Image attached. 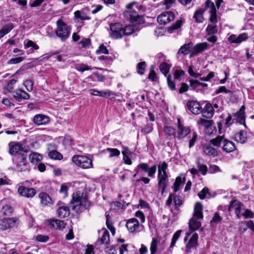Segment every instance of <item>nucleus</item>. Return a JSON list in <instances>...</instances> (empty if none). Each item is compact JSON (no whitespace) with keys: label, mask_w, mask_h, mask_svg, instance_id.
<instances>
[{"label":"nucleus","mask_w":254,"mask_h":254,"mask_svg":"<svg viewBox=\"0 0 254 254\" xmlns=\"http://www.w3.org/2000/svg\"><path fill=\"white\" fill-rule=\"evenodd\" d=\"M91 204V202L88 200V196L86 195H84L83 193L79 191L72 193V198L69 203L70 207L77 213L80 211L81 206L87 209Z\"/></svg>","instance_id":"1"},{"label":"nucleus","mask_w":254,"mask_h":254,"mask_svg":"<svg viewBox=\"0 0 254 254\" xmlns=\"http://www.w3.org/2000/svg\"><path fill=\"white\" fill-rule=\"evenodd\" d=\"M168 167V165L165 161L158 166V186L159 190H161L162 194L165 192L168 186V177L166 171Z\"/></svg>","instance_id":"2"},{"label":"nucleus","mask_w":254,"mask_h":254,"mask_svg":"<svg viewBox=\"0 0 254 254\" xmlns=\"http://www.w3.org/2000/svg\"><path fill=\"white\" fill-rule=\"evenodd\" d=\"M27 151L18 154V158L15 162L16 169L20 172H29L30 168L29 163L26 161Z\"/></svg>","instance_id":"3"},{"label":"nucleus","mask_w":254,"mask_h":254,"mask_svg":"<svg viewBox=\"0 0 254 254\" xmlns=\"http://www.w3.org/2000/svg\"><path fill=\"white\" fill-rule=\"evenodd\" d=\"M71 160L73 163L82 169H87L93 167L92 160L86 156L74 155Z\"/></svg>","instance_id":"4"},{"label":"nucleus","mask_w":254,"mask_h":254,"mask_svg":"<svg viewBox=\"0 0 254 254\" xmlns=\"http://www.w3.org/2000/svg\"><path fill=\"white\" fill-rule=\"evenodd\" d=\"M57 25L56 35L61 39L62 41H64L69 36L70 28L61 19H59L57 21Z\"/></svg>","instance_id":"5"},{"label":"nucleus","mask_w":254,"mask_h":254,"mask_svg":"<svg viewBox=\"0 0 254 254\" xmlns=\"http://www.w3.org/2000/svg\"><path fill=\"white\" fill-rule=\"evenodd\" d=\"M191 132L190 127L184 126L180 118L177 119V130H176V139L181 140L186 138Z\"/></svg>","instance_id":"6"},{"label":"nucleus","mask_w":254,"mask_h":254,"mask_svg":"<svg viewBox=\"0 0 254 254\" xmlns=\"http://www.w3.org/2000/svg\"><path fill=\"white\" fill-rule=\"evenodd\" d=\"M19 223V219L17 217L3 218L0 220V230L5 231L17 227Z\"/></svg>","instance_id":"7"},{"label":"nucleus","mask_w":254,"mask_h":254,"mask_svg":"<svg viewBox=\"0 0 254 254\" xmlns=\"http://www.w3.org/2000/svg\"><path fill=\"white\" fill-rule=\"evenodd\" d=\"M9 150L8 153L11 155H17V158H18V154L21 152H24L25 151L29 152L28 149H24L21 143L16 141H11L8 143Z\"/></svg>","instance_id":"8"},{"label":"nucleus","mask_w":254,"mask_h":254,"mask_svg":"<svg viewBox=\"0 0 254 254\" xmlns=\"http://www.w3.org/2000/svg\"><path fill=\"white\" fill-rule=\"evenodd\" d=\"M175 17V12L172 11L163 12L157 17V22L159 24L166 25L173 21Z\"/></svg>","instance_id":"9"},{"label":"nucleus","mask_w":254,"mask_h":254,"mask_svg":"<svg viewBox=\"0 0 254 254\" xmlns=\"http://www.w3.org/2000/svg\"><path fill=\"white\" fill-rule=\"evenodd\" d=\"M17 192L21 196L31 198L36 195L37 191L33 188H29L24 185H20L18 188Z\"/></svg>","instance_id":"10"},{"label":"nucleus","mask_w":254,"mask_h":254,"mask_svg":"<svg viewBox=\"0 0 254 254\" xmlns=\"http://www.w3.org/2000/svg\"><path fill=\"white\" fill-rule=\"evenodd\" d=\"M111 36L114 39L121 38L124 36L123 26L119 23H111L110 25Z\"/></svg>","instance_id":"11"},{"label":"nucleus","mask_w":254,"mask_h":254,"mask_svg":"<svg viewBox=\"0 0 254 254\" xmlns=\"http://www.w3.org/2000/svg\"><path fill=\"white\" fill-rule=\"evenodd\" d=\"M57 205L59 207L57 210V214L59 218H64L69 216L70 213L69 207L66 205L65 203L59 201Z\"/></svg>","instance_id":"12"},{"label":"nucleus","mask_w":254,"mask_h":254,"mask_svg":"<svg viewBox=\"0 0 254 254\" xmlns=\"http://www.w3.org/2000/svg\"><path fill=\"white\" fill-rule=\"evenodd\" d=\"M197 123L199 125L204 127L210 134L217 133V130L216 127L213 126L214 122L213 120H207L200 118Z\"/></svg>","instance_id":"13"},{"label":"nucleus","mask_w":254,"mask_h":254,"mask_svg":"<svg viewBox=\"0 0 254 254\" xmlns=\"http://www.w3.org/2000/svg\"><path fill=\"white\" fill-rule=\"evenodd\" d=\"M186 106L188 110L193 114L198 115L202 112V107L200 103L196 101H188Z\"/></svg>","instance_id":"14"},{"label":"nucleus","mask_w":254,"mask_h":254,"mask_svg":"<svg viewBox=\"0 0 254 254\" xmlns=\"http://www.w3.org/2000/svg\"><path fill=\"white\" fill-rule=\"evenodd\" d=\"M246 107L245 105H242L239 110L235 113H233V116L236 118L237 122L241 125H244L247 127L246 124Z\"/></svg>","instance_id":"15"},{"label":"nucleus","mask_w":254,"mask_h":254,"mask_svg":"<svg viewBox=\"0 0 254 254\" xmlns=\"http://www.w3.org/2000/svg\"><path fill=\"white\" fill-rule=\"evenodd\" d=\"M138 168H140L142 171L145 173H147L148 176L152 177L156 173L157 170V166L156 164L149 167L148 164L146 163H141L138 165Z\"/></svg>","instance_id":"16"},{"label":"nucleus","mask_w":254,"mask_h":254,"mask_svg":"<svg viewBox=\"0 0 254 254\" xmlns=\"http://www.w3.org/2000/svg\"><path fill=\"white\" fill-rule=\"evenodd\" d=\"M48 225L52 229L62 230L65 227L64 221L58 219H50L47 220Z\"/></svg>","instance_id":"17"},{"label":"nucleus","mask_w":254,"mask_h":254,"mask_svg":"<svg viewBox=\"0 0 254 254\" xmlns=\"http://www.w3.org/2000/svg\"><path fill=\"white\" fill-rule=\"evenodd\" d=\"M50 121L49 116L43 114H37L33 119V123L37 126L45 125Z\"/></svg>","instance_id":"18"},{"label":"nucleus","mask_w":254,"mask_h":254,"mask_svg":"<svg viewBox=\"0 0 254 254\" xmlns=\"http://www.w3.org/2000/svg\"><path fill=\"white\" fill-rule=\"evenodd\" d=\"M125 15L131 23L139 24L142 19V16L134 11H127L125 13Z\"/></svg>","instance_id":"19"},{"label":"nucleus","mask_w":254,"mask_h":254,"mask_svg":"<svg viewBox=\"0 0 254 254\" xmlns=\"http://www.w3.org/2000/svg\"><path fill=\"white\" fill-rule=\"evenodd\" d=\"M198 235L196 233H193L186 245V253H188L190 252L192 248H196L197 247L198 245Z\"/></svg>","instance_id":"20"},{"label":"nucleus","mask_w":254,"mask_h":254,"mask_svg":"<svg viewBox=\"0 0 254 254\" xmlns=\"http://www.w3.org/2000/svg\"><path fill=\"white\" fill-rule=\"evenodd\" d=\"M126 227L131 233H134L139 227V222L137 219L132 218L129 219L126 222Z\"/></svg>","instance_id":"21"},{"label":"nucleus","mask_w":254,"mask_h":254,"mask_svg":"<svg viewBox=\"0 0 254 254\" xmlns=\"http://www.w3.org/2000/svg\"><path fill=\"white\" fill-rule=\"evenodd\" d=\"M248 38V34L244 33L238 36L235 34H232L229 37L228 40L231 43L240 44L243 41H246Z\"/></svg>","instance_id":"22"},{"label":"nucleus","mask_w":254,"mask_h":254,"mask_svg":"<svg viewBox=\"0 0 254 254\" xmlns=\"http://www.w3.org/2000/svg\"><path fill=\"white\" fill-rule=\"evenodd\" d=\"M222 150L226 153L233 152L237 149L235 144L232 141L225 138L222 145Z\"/></svg>","instance_id":"23"},{"label":"nucleus","mask_w":254,"mask_h":254,"mask_svg":"<svg viewBox=\"0 0 254 254\" xmlns=\"http://www.w3.org/2000/svg\"><path fill=\"white\" fill-rule=\"evenodd\" d=\"M39 197L43 206H51L54 203L52 198L45 192H41L39 194Z\"/></svg>","instance_id":"24"},{"label":"nucleus","mask_w":254,"mask_h":254,"mask_svg":"<svg viewBox=\"0 0 254 254\" xmlns=\"http://www.w3.org/2000/svg\"><path fill=\"white\" fill-rule=\"evenodd\" d=\"M201 113H202L203 117L204 118L207 119L211 118L214 113V110L211 104L207 103L204 108L203 109H202V112Z\"/></svg>","instance_id":"25"},{"label":"nucleus","mask_w":254,"mask_h":254,"mask_svg":"<svg viewBox=\"0 0 254 254\" xmlns=\"http://www.w3.org/2000/svg\"><path fill=\"white\" fill-rule=\"evenodd\" d=\"M13 97L17 101L20 102L23 99H29L30 98V95L23 90L17 89L15 92V94L13 95Z\"/></svg>","instance_id":"26"},{"label":"nucleus","mask_w":254,"mask_h":254,"mask_svg":"<svg viewBox=\"0 0 254 254\" xmlns=\"http://www.w3.org/2000/svg\"><path fill=\"white\" fill-rule=\"evenodd\" d=\"M203 152L206 155L215 157L219 154L217 149L212 147L210 144H205L203 147Z\"/></svg>","instance_id":"27"},{"label":"nucleus","mask_w":254,"mask_h":254,"mask_svg":"<svg viewBox=\"0 0 254 254\" xmlns=\"http://www.w3.org/2000/svg\"><path fill=\"white\" fill-rule=\"evenodd\" d=\"M233 139L237 142L244 144L247 141V133L245 130H241L235 134Z\"/></svg>","instance_id":"28"},{"label":"nucleus","mask_w":254,"mask_h":254,"mask_svg":"<svg viewBox=\"0 0 254 254\" xmlns=\"http://www.w3.org/2000/svg\"><path fill=\"white\" fill-rule=\"evenodd\" d=\"M202 210L203 207L202 204L199 202H196L194 205L193 217L196 219H202L203 217Z\"/></svg>","instance_id":"29"},{"label":"nucleus","mask_w":254,"mask_h":254,"mask_svg":"<svg viewBox=\"0 0 254 254\" xmlns=\"http://www.w3.org/2000/svg\"><path fill=\"white\" fill-rule=\"evenodd\" d=\"M201 226V223L194 218H191L189 222V232L193 233Z\"/></svg>","instance_id":"30"},{"label":"nucleus","mask_w":254,"mask_h":254,"mask_svg":"<svg viewBox=\"0 0 254 254\" xmlns=\"http://www.w3.org/2000/svg\"><path fill=\"white\" fill-rule=\"evenodd\" d=\"M90 91L97 92V93L90 92V94L92 95L98 96L102 97L107 98L111 95H116V94L109 90H98L96 89H92Z\"/></svg>","instance_id":"31"},{"label":"nucleus","mask_w":254,"mask_h":254,"mask_svg":"<svg viewBox=\"0 0 254 254\" xmlns=\"http://www.w3.org/2000/svg\"><path fill=\"white\" fill-rule=\"evenodd\" d=\"M74 18L77 20L78 22H83L84 20H90V17H89L86 13L82 10H76L74 12Z\"/></svg>","instance_id":"32"},{"label":"nucleus","mask_w":254,"mask_h":254,"mask_svg":"<svg viewBox=\"0 0 254 254\" xmlns=\"http://www.w3.org/2000/svg\"><path fill=\"white\" fill-rule=\"evenodd\" d=\"M163 131L167 138L173 137L176 139V129L174 127L169 126H165L163 127Z\"/></svg>","instance_id":"33"},{"label":"nucleus","mask_w":254,"mask_h":254,"mask_svg":"<svg viewBox=\"0 0 254 254\" xmlns=\"http://www.w3.org/2000/svg\"><path fill=\"white\" fill-rule=\"evenodd\" d=\"M210 35L207 39L209 42H211L212 44L208 45L206 42L199 43L194 45L193 48H207L213 46V44L217 41V38L215 36Z\"/></svg>","instance_id":"34"},{"label":"nucleus","mask_w":254,"mask_h":254,"mask_svg":"<svg viewBox=\"0 0 254 254\" xmlns=\"http://www.w3.org/2000/svg\"><path fill=\"white\" fill-rule=\"evenodd\" d=\"M205 11V9L199 8L196 10L193 16V18L196 23H202L204 21L203 13Z\"/></svg>","instance_id":"35"},{"label":"nucleus","mask_w":254,"mask_h":254,"mask_svg":"<svg viewBox=\"0 0 254 254\" xmlns=\"http://www.w3.org/2000/svg\"><path fill=\"white\" fill-rule=\"evenodd\" d=\"M186 182V178L184 177L182 178L180 176H178L175 179V181L173 184V188L174 192H177L179 191L180 187L182 184H184Z\"/></svg>","instance_id":"36"},{"label":"nucleus","mask_w":254,"mask_h":254,"mask_svg":"<svg viewBox=\"0 0 254 254\" xmlns=\"http://www.w3.org/2000/svg\"><path fill=\"white\" fill-rule=\"evenodd\" d=\"M225 139L224 135H218L215 138L211 139L210 143L214 146L221 147Z\"/></svg>","instance_id":"37"},{"label":"nucleus","mask_w":254,"mask_h":254,"mask_svg":"<svg viewBox=\"0 0 254 254\" xmlns=\"http://www.w3.org/2000/svg\"><path fill=\"white\" fill-rule=\"evenodd\" d=\"M97 242H99L100 245H109L110 244V235L107 230L104 231L102 237L98 239Z\"/></svg>","instance_id":"38"},{"label":"nucleus","mask_w":254,"mask_h":254,"mask_svg":"<svg viewBox=\"0 0 254 254\" xmlns=\"http://www.w3.org/2000/svg\"><path fill=\"white\" fill-rule=\"evenodd\" d=\"M48 156L53 160H61L63 158V155L56 150L50 151L48 152Z\"/></svg>","instance_id":"39"},{"label":"nucleus","mask_w":254,"mask_h":254,"mask_svg":"<svg viewBox=\"0 0 254 254\" xmlns=\"http://www.w3.org/2000/svg\"><path fill=\"white\" fill-rule=\"evenodd\" d=\"M222 218L218 212H216L210 222L211 227H213L216 224L221 223Z\"/></svg>","instance_id":"40"},{"label":"nucleus","mask_w":254,"mask_h":254,"mask_svg":"<svg viewBox=\"0 0 254 254\" xmlns=\"http://www.w3.org/2000/svg\"><path fill=\"white\" fill-rule=\"evenodd\" d=\"M207 8H209V13H213L217 12V8L214 5L213 2L211 0H206L205 2V7L204 9L205 10Z\"/></svg>","instance_id":"41"},{"label":"nucleus","mask_w":254,"mask_h":254,"mask_svg":"<svg viewBox=\"0 0 254 254\" xmlns=\"http://www.w3.org/2000/svg\"><path fill=\"white\" fill-rule=\"evenodd\" d=\"M183 23V21L182 18L177 20L175 23L172 24L170 26L168 27V31L172 32L174 30L178 29L182 26Z\"/></svg>","instance_id":"42"},{"label":"nucleus","mask_w":254,"mask_h":254,"mask_svg":"<svg viewBox=\"0 0 254 254\" xmlns=\"http://www.w3.org/2000/svg\"><path fill=\"white\" fill-rule=\"evenodd\" d=\"M2 215L10 216L13 212V207L8 204L3 205L1 209Z\"/></svg>","instance_id":"43"},{"label":"nucleus","mask_w":254,"mask_h":254,"mask_svg":"<svg viewBox=\"0 0 254 254\" xmlns=\"http://www.w3.org/2000/svg\"><path fill=\"white\" fill-rule=\"evenodd\" d=\"M174 208L177 211H179V207L183 204V200L180 195L175 194L174 196Z\"/></svg>","instance_id":"44"},{"label":"nucleus","mask_w":254,"mask_h":254,"mask_svg":"<svg viewBox=\"0 0 254 254\" xmlns=\"http://www.w3.org/2000/svg\"><path fill=\"white\" fill-rule=\"evenodd\" d=\"M171 65L166 62L161 63L160 65L159 68L165 76H168L169 72Z\"/></svg>","instance_id":"45"},{"label":"nucleus","mask_w":254,"mask_h":254,"mask_svg":"<svg viewBox=\"0 0 254 254\" xmlns=\"http://www.w3.org/2000/svg\"><path fill=\"white\" fill-rule=\"evenodd\" d=\"M118 247V244L106 246L104 249L105 252L107 254H116Z\"/></svg>","instance_id":"46"},{"label":"nucleus","mask_w":254,"mask_h":254,"mask_svg":"<svg viewBox=\"0 0 254 254\" xmlns=\"http://www.w3.org/2000/svg\"><path fill=\"white\" fill-rule=\"evenodd\" d=\"M158 240L157 238L153 237L150 244V252L151 254H155L157 251V246Z\"/></svg>","instance_id":"47"},{"label":"nucleus","mask_w":254,"mask_h":254,"mask_svg":"<svg viewBox=\"0 0 254 254\" xmlns=\"http://www.w3.org/2000/svg\"><path fill=\"white\" fill-rule=\"evenodd\" d=\"M206 31L208 35H213L217 33V26L215 24H209L208 25Z\"/></svg>","instance_id":"48"},{"label":"nucleus","mask_w":254,"mask_h":254,"mask_svg":"<svg viewBox=\"0 0 254 254\" xmlns=\"http://www.w3.org/2000/svg\"><path fill=\"white\" fill-rule=\"evenodd\" d=\"M146 65L145 62H141L138 63L136 66L137 73L140 75H143L144 73Z\"/></svg>","instance_id":"49"},{"label":"nucleus","mask_w":254,"mask_h":254,"mask_svg":"<svg viewBox=\"0 0 254 254\" xmlns=\"http://www.w3.org/2000/svg\"><path fill=\"white\" fill-rule=\"evenodd\" d=\"M29 159H31V162L33 163L35 160L36 162H40L43 159V156L36 152H33L29 155Z\"/></svg>","instance_id":"50"},{"label":"nucleus","mask_w":254,"mask_h":254,"mask_svg":"<svg viewBox=\"0 0 254 254\" xmlns=\"http://www.w3.org/2000/svg\"><path fill=\"white\" fill-rule=\"evenodd\" d=\"M167 82L169 88L171 91H175L176 90V84L172 80V75L169 74L167 77Z\"/></svg>","instance_id":"51"},{"label":"nucleus","mask_w":254,"mask_h":254,"mask_svg":"<svg viewBox=\"0 0 254 254\" xmlns=\"http://www.w3.org/2000/svg\"><path fill=\"white\" fill-rule=\"evenodd\" d=\"M180 87L178 89V93L183 94L190 90V86L185 82H182L180 84Z\"/></svg>","instance_id":"52"},{"label":"nucleus","mask_w":254,"mask_h":254,"mask_svg":"<svg viewBox=\"0 0 254 254\" xmlns=\"http://www.w3.org/2000/svg\"><path fill=\"white\" fill-rule=\"evenodd\" d=\"M197 167L198 171L200 172L203 176H205L208 171V168L206 165L201 164L199 161L196 162Z\"/></svg>","instance_id":"53"},{"label":"nucleus","mask_w":254,"mask_h":254,"mask_svg":"<svg viewBox=\"0 0 254 254\" xmlns=\"http://www.w3.org/2000/svg\"><path fill=\"white\" fill-rule=\"evenodd\" d=\"M182 232V231L181 230H177L173 234V237L172 238L171 243V244H170V247L171 248H173V247L175 246L177 241L178 240V239L179 238V237L181 236Z\"/></svg>","instance_id":"54"},{"label":"nucleus","mask_w":254,"mask_h":254,"mask_svg":"<svg viewBox=\"0 0 254 254\" xmlns=\"http://www.w3.org/2000/svg\"><path fill=\"white\" fill-rule=\"evenodd\" d=\"M242 206H243V203L242 202L237 200V203L235 204V214L236 215L237 217L238 218H240L243 215V213H241Z\"/></svg>","instance_id":"55"},{"label":"nucleus","mask_w":254,"mask_h":254,"mask_svg":"<svg viewBox=\"0 0 254 254\" xmlns=\"http://www.w3.org/2000/svg\"><path fill=\"white\" fill-rule=\"evenodd\" d=\"M75 69L80 72H83L85 71L91 69L90 66L84 64H76L75 65Z\"/></svg>","instance_id":"56"},{"label":"nucleus","mask_w":254,"mask_h":254,"mask_svg":"<svg viewBox=\"0 0 254 254\" xmlns=\"http://www.w3.org/2000/svg\"><path fill=\"white\" fill-rule=\"evenodd\" d=\"M185 74V71L182 69H176L174 72V77L175 80H181L182 77Z\"/></svg>","instance_id":"57"},{"label":"nucleus","mask_w":254,"mask_h":254,"mask_svg":"<svg viewBox=\"0 0 254 254\" xmlns=\"http://www.w3.org/2000/svg\"><path fill=\"white\" fill-rule=\"evenodd\" d=\"M134 26L132 25H128L124 28L123 27V32L124 36H128L134 32Z\"/></svg>","instance_id":"58"},{"label":"nucleus","mask_w":254,"mask_h":254,"mask_svg":"<svg viewBox=\"0 0 254 254\" xmlns=\"http://www.w3.org/2000/svg\"><path fill=\"white\" fill-rule=\"evenodd\" d=\"M106 150L110 153L109 155L110 158L119 156L121 154L120 151L117 148H112L108 147L106 148Z\"/></svg>","instance_id":"59"},{"label":"nucleus","mask_w":254,"mask_h":254,"mask_svg":"<svg viewBox=\"0 0 254 254\" xmlns=\"http://www.w3.org/2000/svg\"><path fill=\"white\" fill-rule=\"evenodd\" d=\"M223 92H224L225 93H229L231 94V96H232V95L233 94V92L231 90L226 89V88L224 86H222L219 87L218 89L215 90L214 95H217Z\"/></svg>","instance_id":"60"},{"label":"nucleus","mask_w":254,"mask_h":254,"mask_svg":"<svg viewBox=\"0 0 254 254\" xmlns=\"http://www.w3.org/2000/svg\"><path fill=\"white\" fill-rule=\"evenodd\" d=\"M74 139L70 135L66 134L63 140V143L65 145L72 146L73 144Z\"/></svg>","instance_id":"61"},{"label":"nucleus","mask_w":254,"mask_h":254,"mask_svg":"<svg viewBox=\"0 0 254 254\" xmlns=\"http://www.w3.org/2000/svg\"><path fill=\"white\" fill-rule=\"evenodd\" d=\"M190 89L195 90L198 86H199V81L196 79H191L189 80Z\"/></svg>","instance_id":"62"},{"label":"nucleus","mask_w":254,"mask_h":254,"mask_svg":"<svg viewBox=\"0 0 254 254\" xmlns=\"http://www.w3.org/2000/svg\"><path fill=\"white\" fill-rule=\"evenodd\" d=\"M34 82L31 79H27L24 82V85L27 90L29 92L32 91L33 89Z\"/></svg>","instance_id":"63"},{"label":"nucleus","mask_w":254,"mask_h":254,"mask_svg":"<svg viewBox=\"0 0 254 254\" xmlns=\"http://www.w3.org/2000/svg\"><path fill=\"white\" fill-rule=\"evenodd\" d=\"M153 124L147 123L146 126L142 128L141 132L145 134L150 133L153 130Z\"/></svg>","instance_id":"64"}]
</instances>
